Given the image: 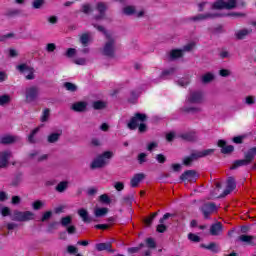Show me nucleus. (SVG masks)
Returning a JSON list of instances; mask_svg holds the SVG:
<instances>
[{
    "label": "nucleus",
    "mask_w": 256,
    "mask_h": 256,
    "mask_svg": "<svg viewBox=\"0 0 256 256\" xmlns=\"http://www.w3.org/2000/svg\"><path fill=\"white\" fill-rule=\"evenodd\" d=\"M94 27H96L97 30L100 31V33H104V35H106L107 41L104 44V47L102 49L103 55H105L106 57H114L115 56V36L105 31V28L103 26L94 25Z\"/></svg>",
    "instance_id": "nucleus-1"
},
{
    "label": "nucleus",
    "mask_w": 256,
    "mask_h": 256,
    "mask_svg": "<svg viewBox=\"0 0 256 256\" xmlns=\"http://www.w3.org/2000/svg\"><path fill=\"white\" fill-rule=\"evenodd\" d=\"M145 121H147L146 114L136 113L128 122L127 127L130 129V131H135V129L138 127L140 133H145L147 131Z\"/></svg>",
    "instance_id": "nucleus-2"
},
{
    "label": "nucleus",
    "mask_w": 256,
    "mask_h": 256,
    "mask_svg": "<svg viewBox=\"0 0 256 256\" xmlns=\"http://www.w3.org/2000/svg\"><path fill=\"white\" fill-rule=\"evenodd\" d=\"M215 153V149H206L193 152L190 156L184 158V165H191L192 161H197V159H203V157H209V155H213Z\"/></svg>",
    "instance_id": "nucleus-3"
},
{
    "label": "nucleus",
    "mask_w": 256,
    "mask_h": 256,
    "mask_svg": "<svg viewBox=\"0 0 256 256\" xmlns=\"http://www.w3.org/2000/svg\"><path fill=\"white\" fill-rule=\"evenodd\" d=\"M25 103H35L37 99H39L40 90L39 87L33 85V86H27L24 89L23 92Z\"/></svg>",
    "instance_id": "nucleus-4"
},
{
    "label": "nucleus",
    "mask_w": 256,
    "mask_h": 256,
    "mask_svg": "<svg viewBox=\"0 0 256 256\" xmlns=\"http://www.w3.org/2000/svg\"><path fill=\"white\" fill-rule=\"evenodd\" d=\"M10 217L12 221L25 223L27 221H33V219H35V214L31 211L22 212L19 210H15Z\"/></svg>",
    "instance_id": "nucleus-5"
},
{
    "label": "nucleus",
    "mask_w": 256,
    "mask_h": 256,
    "mask_svg": "<svg viewBox=\"0 0 256 256\" xmlns=\"http://www.w3.org/2000/svg\"><path fill=\"white\" fill-rule=\"evenodd\" d=\"M113 157V152L106 151L102 155L98 156L91 164L92 169H101V167H105L106 164L109 163V159Z\"/></svg>",
    "instance_id": "nucleus-6"
},
{
    "label": "nucleus",
    "mask_w": 256,
    "mask_h": 256,
    "mask_svg": "<svg viewBox=\"0 0 256 256\" xmlns=\"http://www.w3.org/2000/svg\"><path fill=\"white\" fill-rule=\"evenodd\" d=\"M193 47H195V42L188 43L182 49L171 50L170 59L172 61H175V59H180V57H183L184 53H188L189 51H192Z\"/></svg>",
    "instance_id": "nucleus-7"
},
{
    "label": "nucleus",
    "mask_w": 256,
    "mask_h": 256,
    "mask_svg": "<svg viewBox=\"0 0 256 256\" xmlns=\"http://www.w3.org/2000/svg\"><path fill=\"white\" fill-rule=\"evenodd\" d=\"M237 0H217L212 4V9H235Z\"/></svg>",
    "instance_id": "nucleus-8"
},
{
    "label": "nucleus",
    "mask_w": 256,
    "mask_h": 256,
    "mask_svg": "<svg viewBox=\"0 0 256 256\" xmlns=\"http://www.w3.org/2000/svg\"><path fill=\"white\" fill-rule=\"evenodd\" d=\"M17 71H19L20 73H28L26 74L25 78L28 81H33V79H35V69L27 64H20L18 66H16Z\"/></svg>",
    "instance_id": "nucleus-9"
},
{
    "label": "nucleus",
    "mask_w": 256,
    "mask_h": 256,
    "mask_svg": "<svg viewBox=\"0 0 256 256\" xmlns=\"http://www.w3.org/2000/svg\"><path fill=\"white\" fill-rule=\"evenodd\" d=\"M217 17H223L220 13L208 12L205 14H198L189 18V21H207V19H217Z\"/></svg>",
    "instance_id": "nucleus-10"
},
{
    "label": "nucleus",
    "mask_w": 256,
    "mask_h": 256,
    "mask_svg": "<svg viewBox=\"0 0 256 256\" xmlns=\"http://www.w3.org/2000/svg\"><path fill=\"white\" fill-rule=\"evenodd\" d=\"M203 100H204L203 92H201V91L190 92V94L187 97L188 103H193L196 105L203 103Z\"/></svg>",
    "instance_id": "nucleus-11"
},
{
    "label": "nucleus",
    "mask_w": 256,
    "mask_h": 256,
    "mask_svg": "<svg viewBox=\"0 0 256 256\" xmlns=\"http://www.w3.org/2000/svg\"><path fill=\"white\" fill-rule=\"evenodd\" d=\"M201 211L205 219H209V215L217 211V206L214 203H206L201 207Z\"/></svg>",
    "instance_id": "nucleus-12"
},
{
    "label": "nucleus",
    "mask_w": 256,
    "mask_h": 256,
    "mask_svg": "<svg viewBox=\"0 0 256 256\" xmlns=\"http://www.w3.org/2000/svg\"><path fill=\"white\" fill-rule=\"evenodd\" d=\"M9 159H11V151L5 150L0 152V169L7 167Z\"/></svg>",
    "instance_id": "nucleus-13"
},
{
    "label": "nucleus",
    "mask_w": 256,
    "mask_h": 256,
    "mask_svg": "<svg viewBox=\"0 0 256 256\" xmlns=\"http://www.w3.org/2000/svg\"><path fill=\"white\" fill-rule=\"evenodd\" d=\"M223 233V224L221 222L214 223L210 226V235L217 237Z\"/></svg>",
    "instance_id": "nucleus-14"
},
{
    "label": "nucleus",
    "mask_w": 256,
    "mask_h": 256,
    "mask_svg": "<svg viewBox=\"0 0 256 256\" xmlns=\"http://www.w3.org/2000/svg\"><path fill=\"white\" fill-rule=\"evenodd\" d=\"M251 33H253V29L243 28V29L237 30L234 35L236 39L241 41L243 39H246V37H248V35H251Z\"/></svg>",
    "instance_id": "nucleus-15"
},
{
    "label": "nucleus",
    "mask_w": 256,
    "mask_h": 256,
    "mask_svg": "<svg viewBox=\"0 0 256 256\" xmlns=\"http://www.w3.org/2000/svg\"><path fill=\"white\" fill-rule=\"evenodd\" d=\"M169 217H173V214L171 213H166L164 216L159 220V225L157 226V231L158 233H165L167 231V226H165V221L169 219Z\"/></svg>",
    "instance_id": "nucleus-16"
},
{
    "label": "nucleus",
    "mask_w": 256,
    "mask_h": 256,
    "mask_svg": "<svg viewBox=\"0 0 256 256\" xmlns=\"http://www.w3.org/2000/svg\"><path fill=\"white\" fill-rule=\"evenodd\" d=\"M93 42V34L91 32H86L80 35V43L83 47H88L89 43Z\"/></svg>",
    "instance_id": "nucleus-17"
},
{
    "label": "nucleus",
    "mask_w": 256,
    "mask_h": 256,
    "mask_svg": "<svg viewBox=\"0 0 256 256\" xmlns=\"http://www.w3.org/2000/svg\"><path fill=\"white\" fill-rule=\"evenodd\" d=\"M218 147H221V153H223L224 155H227V153H233V151L235 150V147H233V145L227 146V142H225V140H219Z\"/></svg>",
    "instance_id": "nucleus-18"
},
{
    "label": "nucleus",
    "mask_w": 256,
    "mask_h": 256,
    "mask_svg": "<svg viewBox=\"0 0 256 256\" xmlns=\"http://www.w3.org/2000/svg\"><path fill=\"white\" fill-rule=\"evenodd\" d=\"M180 179L182 181H195L197 179V172L195 170H188L185 171L181 176Z\"/></svg>",
    "instance_id": "nucleus-19"
},
{
    "label": "nucleus",
    "mask_w": 256,
    "mask_h": 256,
    "mask_svg": "<svg viewBox=\"0 0 256 256\" xmlns=\"http://www.w3.org/2000/svg\"><path fill=\"white\" fill-rule=\"evenodd\" d=\"M236 187H237V184L235 183V178L229 177L228 180H227L226 189L224 191V197L229 195V193H231V191H234V189Z\"/></svg>",
    "instance_id": "nucleus-20"
},
{
    "label": "nucleus",
    "mask_w": 256,
    "mask_h": 256,
    "mask_svg": "<svg viewBox=\"0 0 256 256\" xmlns=\"http://www.w3.org/2000/svg\"><path fill=\"white\" fill-rule=\"evenodd\" d=\"M143 179H145V174L143 173L135 174L130 181L131 187L133 188L139 187V183H141Z\"/></svg>",
    "instance_id": "nucleus-21"
},
{
    "label": "nucleus",
    "mask_w": 256,
    "mask_h": 256,
    "mask_svg": "<svg viewBox=\"0 0 256 256\" xmlns=\"http://www.w3.org/2000/svg\"><path fill=\"white\" fill-rule=\"evenodd\" d=\"M96 9L98 11L99 16H96V19H103L105 17V12L107 11V4L104 2H99L96 5Z\"/></svg>",
    "instance_id": "nucleus-22"
},
{
    "label": "nucleus",
    "mask_w": 256,
    "mask_h": 256,
    "mask_svg": "<svg viewBox=\"0 0 256 256\" xmlns=\"http://www.w3.org/2000/svg\"><path fill=\"white\" fill-rule=\"evenodd\" d=\"M239 241L242 243H247V245H256V238L255 236H249V235H240Z\"/></svg>",
    "instance_id": "nucleus-23"
},
{
    "label": "nucleus",
    "mask_w": 256,
    "mask_h": 256,
    "mask_svg": "<svg viewBox=\"0 0 256 256\" xmlns=\"http://www.w3.org/2000/svg\"><path fill=\"white\" fill-rule=\"evenodd\" d=\"M78 215L81 217L84 223H91V221H93V219L89 216V212L84 208L78 210Z\"/></svg>",
    "instance_id": "nucleus-24"
},
{
    "label": "nucleus",
    "mask_w": 256,
    "mask_h": 256,
    "mask_svg": "<svg viewBox=\"0 0 256 256\" xmlns=\"http://www.w3.org/2000/svg\"><path fill=\"white\" fill-rule=\"evenodd\" d=\"M71 109L77 113H83L87 109V102H76L71 106Z\"/></svg>",
    "instance_id": "nucleus-25"
},
{
    "label": "nucleus",
    "mask_w": 256,
    "mask_h": 256,
    "mask_svg": "<svg viewBox=\"0 0 256 256\" xmlns=\"http://www.w3.org/2000/svg\"><path fill=\"white\" fill-rule=\"evenodd\" d=\"M61 135H63V131H61V130L51 133L47 137L48 143H57V141H59Z\"/></svg>",
    "instance_id": "nucleus-26"
},
{
    "label": "nucleus",
    "mask_w": 256,
    "mask_h": 256,
    "mask_svg": "<svg viewBox=\"0 0 256 256\" xmlns=\"http://www.w3.org/2000/svg\"><path fill=\"white\" fill-rule=\"evenodd\" d=\"M250 163H251L250 159L245 157V159L235 161L230 169H237V167H244L246 165H249Z\"/></svg>",
    "instance_id": "nucleus-27"
},
{
    "label": "nucleus",
    "mask_w": 256,
    "mask_h": 256,
    "mask_svg": "<svg viewBox=\"0 0 256 256\" xmlns=\"http://www.w3.org/2000/svg\"><path fill=\"white\" fill-rule=\"evenodd\" d=\"M97 251H109L110 253H113V249H111V243H98L96 244Z\"/></svg>",
    "instance_id": "nucleus-28"
},
{
    "label": "nucleus",
    "mask_w": 256,
    "mask_h": 256,
    "mask_svg": "<svg viewBox=\"0 0 256 256\" xmlns=\"http://www.w3.org/2000/svg\"><path fill=\"white\" fill-rule=\"evenodd\" d=\"M55 189H56L57 193H65V191H67V189H69V182L62 181V182L58 183V185L56 186Z\"/></svg>",
    "instance_id": "nucleus-29"
},
{
    "label": "nucleus",
    "mask_w": 256,
    "mask_h": 256,
    "mask_svg": "<svg viewBox=\"0 0 256 256\" xmlns=\"http://www.w3.org/2000/svg\"><path fill=\"white\" fill-rule=\"evenodd\" d=\"M214 80H215V74H213L211 72H207L206 74L202 75V77H201V81L205 85H207V83H211V81H214Z\"/></svg>",
    "instance_id": "nucleus-30"
},
{
    "label": "nucleus",
    "mask_w": 256,
    "mask_h": 256,
    "mask_svg": "<svg viewBox=\"0 0 256 256\" xmlns=\"http://www.w3.org/2000/svg\"><path fill=\"white\" fill-rule=\"evenodd\" d=\"M109 213L108 208H96L94 210V215L95 217H105V215Z\"/></svg>",
    "instance_id": "nucleus-31"
},
{
    "label": "nucleus",
    "mask_w": 256,
    "mask_h": 256,
    "mask_svg": "<svg viewBox=\"0 0 256 256\" xmlns=\"http://www.w3.org/2000/svg\"><path fill=\"white\" fill-rule=\"evenodd\" d=\"M16 138L14 136L6 135L1 138V143L3 145H9V143H15Z\"/></svg>",
    "instance_id": "nucleus-32"
},
{
    "label": "nucleus",
    "mask_w": 256,
    "mask_h": 256,
    "mask_svg": "<svg viewBox=\"0 0 256 256\" xmlns=\"http://www.w3.org/2000/svg\"><path fill=\"white\" fill-rule=\"evenodd\" d=\"M71 223H73V217L71 216L62 217L60 220V224L62 225V227H69Z\"/></svg>",
    "instance_id": "nucleus-33"
},
{
    "label": "nucleus",
    "mask_w": 256,
    "mask_h": 256,
    "mask_svg": "<svg viewBox=\"0 0 256 256\" xmlns=\"http://www.w3.org/2000/svg\"><path fill=\"white\" fill-rule=\"evenodd\" d=\"M135 6H126L122 9V13L127 16L135 15Z\"/></svg>",
    "instance_id": "nucleus-34"
},
{
    "label": "nucleus",
    "mask_w": 256,
    "mask_h": 256,
    "mask_svg": "<svg viewBox=\"0 0 256 256\" xmlns=\"http://www.w3.org/2000/svg\"><path fill=\"white\" fill-rule=\"evenodd\" d=\"M21 181H23V175L18 174V175H16V176L12 179V181H11V186H12V187H17V186H19V185H21Z\"/></svg>",
    "instance_id": "nucleus-35"
},
{
    "label": "nucleus",
    "mask_w": 256,
    "mask_h": 256,
    "mask_svg": "<svg viewBox=\"0 0 256 256\" xmlns=\"http://www.w3.org/2000/svg\"><path fill=\"white\" fill-rule=\"evenodd\" d=\"M255 155H256V146L250 148L247 153L245 154L246 159H249L251 162L253 161V159H255Z\"/></svg>",
    "instance_id": "nucleus-36"
},
{
    "label": "nucleus",
    "mask_w": 256,
    "mask_h": 256,
    "mask_svg": "<svg viewBox=\"0 0 256 256\" xmlns=\"http://www.w3.org/2000/svg\"><path fill=\"white\" fill-rule=\"evenodd\" d=\"M181 138L184 141H195V133L193 132L184 133L181 135Z\"/></svg>",
    "instance_id": "nucleus-37"
},
{
    "label": "nucleus",
    "mask_w": 256,
    "mask_h": 256,
    "mask_svg": "<svg viewBox=\"0 0 256 256\" xmlns=\"http://www.w3.org/2000/svg\"><path fill=\"white\" fill-rule=\"evenodd\" d=\"M93 107L96 110L105 109V107H107V102H104L101 100L95 101V102H93Z\"/></svg>",
    "instance_id": "nucleus-38"
},
{
    "label": "nucleus",
    "mask_w": 256,
    "mask_h": 256,
    "mask_svg": "<svg viewBox=\"0 0 256 256\" xmlns=\"http://www.w3.org/2000/svg\"><path fill=\"white\" fill-rule=\"evenodd\" d=\"M175 73V68H169L167 70H164L161 74V79H167V77L173 75Z\"/></svg>",
    "instance_id": "nucleus-39"
},
{
    "label": "nucleus",
    "mask_w": 256,
    "mask_h": 256,
    "mask_svg": "<svg viewBox=\"0 0 256 256\" xmlns=\"http://www.w3.org/2000/svg\"><path fill=\"white\" fill-rule=\"evenodd\" d=\"M64 87L66 91H71L72 93H75V91H77V86L71 82H65Z\"/></svg>",
    "instance_id": "nucleus-40"
},
{
    "label": "nucleus",
    "mask_w": 256,
    "mask_h": 256,
    "mask_svg": "<svg viewBox=\"0 0 256 256\" xmlns=\"http://www.w3.org/2000/svg\"><path fill=\"white\" fill-rule=\"evenodd\" d=\"M183 111L186 113H201V107H184Z\"/></svg>",
    "instance_id": "nucleus-41"
},
{
    "label": "nucleus",
    "mask_w": 256,
    "mask_h": 256,
    "mask_svg": "<svg viewBox=\"0 0 256 256\" xmlns=\"http://www.w3.org/2000/svg\"><path fill=\"white\" fill-rule=\"evenodd\" d=\"M201 247H203L204 249H208V251H213L214 253H217V244L213 242L208 245L202 244Z\"/></svg>",
    "instance_id": "nucleus-42"
},
{
    "label": "nucleus",
    "mask_w": 256,
    "mask_h": 256,
    "mask_svg": "<svg viewBox=\"0 0 256 256\" xmlns=\"http://www.w3.org/2000/svg\"><path fill=\"white\" fill-rule=\"evenodd\" d=\"M32 207L35 211H39V209H41V207H45V202H43L41 200H37V201L33 202Z\"/></svg>",
    "instance_id": "nucleus-43"
},
{
    "label": "nucleus",
    "mask_w": 256,
    "mask_h": 256,
    "mask_svg": "<svg viewBox=\"0 0 256 256\" xmlns=\"http://www.w3.org/2000/svg\"><path fill=\"white\" fill-rule=\"evenodd\" d=\"M45 5V0H34L32 2L33 9H41Z\"/></svg>",
    "instance_id": "nucleus-44"
},
{
    "label": "nucleus",
    "mask_w": 256,
    "mask_h": 256,
    "mask_svg": "<svg viewBox=\"0 0 256 256\" xmlns=\"http://www.w3.org/2000/svg\"><path fill=\"white\" fill-rule=\"evenodd\" d=\"M39 133V127L32 130L31 134L28 136L29 143H35V135Z\"/></svg>",
    "instance_id": "nucleus-45"
},
{
    "label": "nucleus",
    "mask_w": 256,
    "mask_h": 256,
    "mask_svg": "<svg viewBox=\"0 0 256 256\" xmlns=\"http://www.w3.org/2000/svg\"><path fill=\"white\" fill-rule=\"evenodd\" d=\"M7 103H11V96L9 95L0 96V105H7Z\"/></svg>",
    "instance_id": "nucleus-46"
},
{
    "label": "nucleus",
    "mask_w": 256,
    "mask_h": 256,
    "mask_svg": "<svg viewBox=\"0 0 256 256\" xmlns=\"http://www.w3.org/2000/svg\"><path fill=\"white\" fill-rule=\"evenodd\" d=\"M244 103L246 105H255L256 103V98L255 96H246L245 97V100H244Z\"/></svg>",
    "instance_id": "nucleus-47"
},
{
    "label": "nucleus",
    "mask_w": 256,
    "mask_h": 256,
    "mask_svg": "<svg viewBox=\"0 0 256 256\" xmlns=\"http://www.w3.org/2000/svg\"><path fill=\"white\" fill-rule=\"evenodd\" d=\"M155 217H157V212L151 214L150 217L146 218V219L144 220V223L149 227L150 225H152L153 220L155 219Z\"/></svg>",
    "instance_id": "nucleus-48"
},
{
    "label": "nucleus",
    "mask_w": 256,
    "mask_h": 256,
    "mask_svg": "<svg viewBox=\"0 0 256 256\" xmlns=\"http://www.w3.org/2000/svg\"><path fill=\"white\" fill-rule=\"evenodd\" d=\"M188 239L192 241L193 243H199L201 241V237L197 236L196 234L189 233L188 234Z\"/></svg>",
    "instance_id": "nucleus-49"
},
{
    "label": "nucleus",
    "mask_w": 256,
    "mask_h": 256,
    "mask_svg": "<svg viewBox=\"0 0 256 256\" xmlns=\"http://www.w3.org/2000/svg\"><path fill=\"white\" fill-rule=\"evenodd\" d=\"M191 83V81L189 80V78H181L178 80V85L180 87H187V85Z\"/></svg>",
    "instance_id": "nucleus-50"
},
{
    "label": "nucleus",
    "mask_w": 256,
    "mask_h": 256,
    "mask_svg": "<svg viewBox=\"0 0 256 256\" xmlns=\"http://www.w3.org/2000/svg\"><path fill=\"white\" fill-rule=\"evenodd\" d=\"M49 115H50L49 108L44 109V111L42 113V117H41L42 123H45V121H47V119H49Z\"/></svg>",
    "instance_id": "nucleus-51"
},
{
    "label": "nucleus",
    "mask_w": 256,
    "mask_h": 256,
    "mask_svg": "<svg viewBox=\"0 0 256 256\" xmlns=\"http://www.w3.org/2000/svg\"><path fill=\"white\" fill-rule=\"evenodd\" d=\"M143 247H145V244L141 243L138 247L128 248V253H138Z\"/></svg>",
    "instance_id": "nucleus-52"
},
{
    "label": "nucleus",
    "mask_w": 256,
    "mask_h": 256,
    "mask_svg": "<svg viewBox=\"0 0 256 256\" xmlns=\"http://www.w3.org/2000/svg\"><path fill=\"white\" fill-rule=\"evenodd\" d=\"M78 251H79V249H77V247H75L73 245L67 246V253H69L70 255H75L78 253Z\"/></svg>",
    "instance_id": "nucleus-53"
},
{
    "label": "nucleus",
    "mask_w": 256,
    "mask_h": 256,
    "mask_svg": "<svg viewBox=\"0 0 256 256\" xmlns=\"http://www.w3.org/2000/svg\"><path fill=\"white\" fill-rule=\"evenodd\" d=\"M147 162V154H145V153H140L139 155H138V163L140 164V165H143V163H146Z\"/></svg>",
    "instance_id": "nucleus-54"
},
{
    "label": "nucleus",
    "mask_w": 256,
    "mask_h": 256,
    "mask_svg": "<svg viewBox=\"0 0 256 256\" xmlns=\"http://www.w3.org/2000/svg\"><path fill=\"white\" fill-rule=\"evenodd\" d=\"M55 49H57V45H55V43H48L46 45V51L48 53H53V51H55Z\"/></svg>",
    "instance_id": "nucleus-55"
},
{
    "label": "nucleus",
    "mask_w": 256,
    "mask_h": 256,
    "mask_svg": "<svg viewBox=\"0 0 256 256\" xmlns=\"http://www.w3.org/2000/svg\"><path fill=\"white\" fill-rule=\"evenodd\" d=\"M100 201H101V203H106L107 205H109V203H111V199L109 198V196L107 194H102L100 196Z\"/></svg>",
    "instance_id": "nucleus-56"
},
{
    "label": "nucleus",
    "mask_w": 256,
    "mask_h": 256,
    "mask_svg": "<svg viewBox=\"0 0 256 256\" xmlns=\"http://www.w3.org/2000/svg\"><path fill=\"white\" fill-rule=\"evenodd\" d=\"M146 244L150 249H155L156 247L155 240L153 238H147Z\"/></svg>",
    "instance_id": "nucleus-57"
},
{
    "label": "nucleus",
    "mask_w": 256,
    "mask_h": 256,
    "mask_svg": "<svg viewBox=\"0 0 256 256\" xmlns=\"http://www.w3.org/2000/svg\"><path fill=\"white\" fill-rule=\"evenodd\" d=\"M76 54H77V50L75 48H69L66 51V57H75Z\"/></svg>",
    "instance_id": "nucleus-58"
},
{
    "label": "nucleus",
    "mask_w": 256,
    "mask_h": 256,
    "mask_svg": "<svg viewBox=\"0 0 256 256\" xmlns=\"http://www.w3.org/2000/svg\"><path fill=\"white\" fill-rule=\"evenodd\" d=\"M114 188L116 191H123V189H125V184H123V182H115Z\"/></svg>",
    "instance_id": "nucleus-59"
},
{
    "label": "nucleus",
    "mask_w": 256,
    "mask_h": 256,
    "mask_svg": "<svg viewBox=\"0 0 256 256\" xmlns=\"http://www.w3.org/2000/svg\"><path fill=\"white\" fill-rule=\"evenodd\" d=\"M51 215H53V212L51 211L45 212L41 218V221L42 222L48 221V219H51Z\"/></svg>",
    "instance_id": "nucleus-60"
},
{
    "label": "nucleus",
    "mask_w": 256,
    "mask_h": 256,
    "mask_svg": "<svg viewBox=\"0 0 256 256\" xmlns=\"http://www.w3.org/2000/svg\"><path fill=\"white\" fill-rule=\"evenodd\" d=\"M91 11H93V9H91V5L89 4H84L82 6V12L85 14L91 13Z\"/></svg>",
    "instance_id": "nucleus-61"
},
{
    "label": "nucleus",
    "mask_w": 256,
    "mask_h": 256,
    "mask_svg": "<svg viewBox=\"0 0 256 256\" xmlns=\"http://www.w3.org/2000/svg\"><path fill=\"white\" fill-rule=\"evenodd\" d=\"M156 161H158V163H165V161H167V158L163 154H157Z\"/></svg>",
    "instance_id": "nucleus-62"
},
{
    "label": "nucleus",
    "mask_w": 256,
    "mask_h": 256,
    "mask_svg": "<svg viewBox=\"0 0 256 256\" xmlns=\"http://www.w3.org/2000/svg\"><path fill=\"white\" fill-rule=\"evenodd\" d=\"M121 205H131V197L125 196L121 200Z\"/></svg>",
    "instance_id": "nucleus-63"
},
{
    "label": "nucleus",
    "mask_w": 256,
    "mask_h": 256,
    "mask_svg": "<svg viewBox=\"0 0 256 256\" xmlns=\"http://www.w3.org/2000/svg\"><path fill=\"white\" fill-rule=\"evenodd\" d=\"M219 75L221 77H229V75H231V71L227 70V69H221L219 71Z\"/></svg>",
    "instance_id": "nucleus-64"
}]
</instances>
